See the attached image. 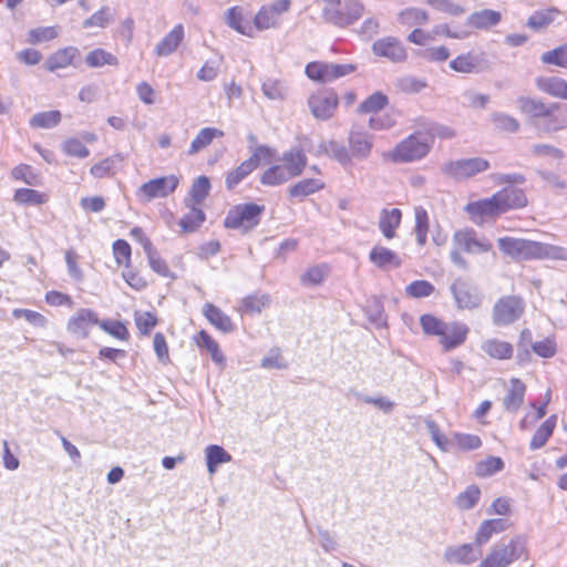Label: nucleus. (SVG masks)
<instances>
[{
	"label": "nucleus",
	"mask_w": 567,
	"mask_h": 567,
	"mask_svg": "<svg viewBox=\"0 0 567 567\" xmlns=\"http://www.w3.org/2000/svg\"><path fill=\"white\" fill-rule=\"evenodd\" d=\"M183 39L184 28L182 24H177L156 44V55L166 56L172 54L177 49Z\"/></svg>",
	"instance_id": "nucleus-29"
},
{
	"label": "nucleus",
	"mask_w": 567,
	"mask_h": 567,
	"mask_svg": "<svg viewBox=\"0 0 567 567\" xmlns=\"http://www.w3.org/2000/svg\"><path fill=\"white\" fill-rule=\"evenodd\" d=\"M324 186L326 184L321 178H305L291 185L288 189V194L291 198L303 199L307 196L320 192Z\"/></svg>",
	"instance_id": "nucleus-27"
},
{
	"label": "nucleus",
	"mask_w": 567,
	"mask_h": 567,
	"mask_svg": "<svg viewBox=\"0 0 567 567\" xmlns=\"http://www.w3.org/2000/svg\"><path fill=\"white\" fill-rule=\"evenodd\" d=\"M420 323L425 334L440 337L446 322L432 315H423L420 318Z\"/></svg>",
	"instance_id": "nucleus-64"
},
{
	"label": "nucleus",
	"mask_w": 567,
	"mask_h": 567,
	"mask_svg": "<svg viewBox=\"0 0 567 567\" xmlns=\"http://www.w3.org/2000/svg\"><path fill=\"white\" fill-rule=\"evenodd\" d=\"M525 305L517 296L501 298L493 308V322L496 326H508L518 320L524 313Z\"/></svg>",
	"instance_id": "nucleus-8"
},
{
	"label": "nucleus",
	"mask_w": 567,
	"mask_h": 567,
	"mask_svg": "<svg viewBox=\"0 0 567 567\" xmlns=\"http://www.w3.org/2000/svg\"><path fill=\"white\" fill-rule=\"evenodd\" d=\"M223 135L224 132L215 127L202 128L195 136V138L192 141L187 154L190 156L197 154L198 152L203 151L208 145H210L214 138L221 137Z\"/></svg>",
	"instance_id": "nucleus-33"
},
{
	"label": "nucleus",
	"mask_w": 567,
	"mask_h": 567,
	"mask_svg": "<svg viewBox=\"0 0 567 567\" xmlns=\"http://www.w3.org/2000/svg\"><path fill=\"white\" fill-rule=\"evenodd\" d=\"M62 114L60 111H45L35 113L30 120L32 128H52L60 124Z\"/></svg>",
	"instance_id": "nucleus-40"
},
{
	"label": "nucleus",
	"mask_w": 567,
	"mask_h": 567,
	"mask_svg": "<svg viewBox=\"0 0 567 567\" xmlns=\"http://www.w3.org/2000/svg\"><path fill=\"white\" fill-rule=\"evenodd\" d=\"M452 292L458 308L473 309L478 307L481 302L480 296L461 280L453 284Z\"/></svg>",
	"instance_id": "nucleus-23"
},
{
	"label": "nucleus",
	"mask_w": 567,
	"mask_h": 567,
	"mask_svg": "<svg viewBox=\"0 0 567 567\" xmlns=\"http://www.w3.org/2000/svg\"><path fill=\"white\" fill-rule=\"evenodd\" d=\"M464 210L467 213L470 219L477 226H483L485 223L495 220L501 216L499 209L494 197L470 202Z\"/></svg>",
	"instance_id": "nucleus-11"
},
{
	"label": "nucleus",
	"mask_w": 567,
	"mask_h": 567,
	"mask_svg": "<svg viewBox=\"0 0 567 567\" xmlns=\"http://www.w3.org/2000/svg\"><path fill=\"white\" fill-rule=\"evenodd\" d=\"M389 103V99L382 92H374L368 96L359 106L358 113H378Z\"/></svg>",
	"instance_id": "nucleus-46"
},
{
	"label": "nucleus",
	"mask_w": 567,
	"mask_h": 567,
	"mask_svg": "<svg viewBox=\"0 0 567 567\" xmlns=\"http://www.w3.org/2000/svg\"><path fill=\"white\" fill-rule=\"evenodd\" d=\"M517 105L522 113L528 115L532 118L533 125L538 118L544 117L545 113L549 110L550 103H545L539 99L529 96H519L517 99Z\"/></svg>",
	"instance_id": "nucleus-25"
},
{
	"label": "nucleus",
	"mask_w": 567,
	"mask_h": 567,
	"mask_svg": "<svg viewBox=\"0 0 567 567\" xmlns=\"http://www.w3.org/2000/svg\"><path fill=\"white\" fill-rule=\"evenodd\" d=\"M501 215L512 210L523 208L527 205V198L524 192L516 187H504L493 195Z\"/></svg>",
	"instance_id": "nucleus-16"
},
{
	"label": "nucleus",
	"mask_w": 567,
	"mask_h": 567,
	"mask_svg": "<svg viewBox=\"0 0 567 567\" xmlns=\"http://www.w3.org/2000/svg\"><path fill=\"white\" fill-rule=\"evenodd\" d=\"M492 122L497 130L503 132L516 133L520 127L519 122L515 117L501 112L492 114Z\"/></svg>",
	"instance_id": "nucleus-60"
},
{
	"label": "nucleus",
	"mask_w": 567,
	"mask_h": 567,
	"mask_svg": "<svg viewBox=\"0 0 567 567\" xmlns=\"http://www.w3.org/2000/svg\"><path fill=\"white\" fill-rule=\"evenodd\" d=\"M468 331L470 329L465 323L457 321L446 322L442 334L439 337V342L444 351L453 350L464 343Z\"/></svg>",
	"instance_id": "nucleus-15"
},
{
	"label": "nucleus",
	"mask_w": 567,
	"mask_h": 567,
	"mask_svg": "<svg viewBox=\"0 0 567 567\" xmlns=\"http://www.w3.org/2000/svg\"><path fill=\"white\" fill-rule=\"evenodd\" d=\"M399 112L389 111L384 114L372 116L369 120V127L374 131L389 130L396 125Z\"/></svg>",
	"instance_id": "nucleus-58"
},
{
	"label": "nucleus",
	"mask_w": 567,
	"mask_h": 567,
	"mask_svg": "<svg viewBox=\"0 0 567 567\" xmlns=\"http://www.w3.org/2000/svg\"><path fill=\"white\" fill-rule=\"evenodd\" d=\"M482 351L488 357L497 360H507L513 357L514 348L509 342L491 338L481 346Z\"/></svg>",
	"instance_id": "nucleus-28"
},
{
	"label": "nucleus",
	"mask_w": 567,
	"mask_h": 567,
	"mask_svg": "<svg viewBox=\"0 0 567 567\" xmlns=\"http://www.w3.org/2000/svg\"><path fill=\"white\" fill-rule=\"evenodd\" d=\"M226 23L237 32L254 37V27L250 21L244 17V9L241 7H233L226 12Z\"/></svg>",
	"instance_id": "nucleus-30"
},
{
	"label": "nucleus",
	"mask_w": 567,
	"mask_h": 567,
	"mask_svg": "<svg viewBox=\"0 0 567 567\" xmlns=\"http://www.w3.org/2000/svg\"><path fill=\"white\" fill-rule=\"evenodd\" d=\"M509 524L504 518H489L483 520L475 532L474 540L477 546L486 544L494 535L505 532Z\"/></svg>",
	"instance_id": "nucleus-19"
},
{
	"label": "nucleus",
	"mask_w": 567,
	"mask_h": 567,
	"mask_svg": "<svg viewBox=\"0 0 567 567\" xmlns=\"http://www.w3.org/2000/svg\"><path fill=\"white\" fill-rule=\"evenodd\" d=\"M329 274V267L327 265H316L308 268L301 276V284L305 286H318L322 284Z\"/></svg>",
	"instance_id": "nucleus-51"
},
{
	"label": "nucleus",
	"mask_w": 567,
	"mask_h": 567,
	"mask_svg": "<svg viewBox=\"0 0 567 567\" xmlns=\"http://www.w3.org/2000/svg\"><path fill=\"white\" fill-rule=\"evenodd\" d=\"M489 168V163L482 157L450 161L442 166V172L454 179H466Z\"/></svg>",
	"instance_id": "nucleus-7"
},
{
	"label": "nucleus",
	"mask_w": 567,
	"mask_h": 567,
	"mask_svg": "<svg viewBox=\"0 0 567 567\" xmlns=\"http://www.w3.org/2000/svg\"><path fill=\"white\" fill-rule=\"evenodd\" d=\"M97 326L105 331L106 333L111 334L112 337L120 339V340H127L130 337L128 330L121 321L115 320H100V323Z\"/></svg>",
	"instance_id": "nucleus-62"
},
{
	"label": "nucleus",
	"mask_w": 567,
	"mask_h": 567,
	"mask_svg": "<svg viewBox=\"0 0 567 567\" xmlns=\"http://www.w3.org/2000/svg\"><path fill=\"white\" fill-rule=\"evenodd\" d=\"M402 213L399 208L382 209L379 217V229L386 239L395 237V229L400 226Z\"/></svg>",
	"instance_id": "nucleus-26"
},
{
	"label": "nucleus",
	"mask_w": 567,
	"mask_h": 567,
	"mask_svg": "<svg viewBox=\"0 0 567 567\" xmlns=\"http://www.w3.org/2000/svg\"><path fill=\"white\" fill-rule=\"evenodd\" d=\"M185 204L189 212L179 220V226L185 233H192L204 223L205 214L200 208L196 207L197 205L188 203V200H185Z\"/></svg>",
	"instance_id": "nucleus-36"
},
{
	"label": "nucleus",
	"mask_w": 567,
	"mask_h": 567,
	"mask_svg": "<svg viewBox=\"0 0 567 567\" xmlns=\"http://www.w3.org/2000/svg\"><path fill=\"white\" fill-rule=\"evenodd\" d=\"M97 323H100V319L96 312L87 308H82L71 316L66 329L71 334L80 339H85L89 337L90 329L93 326H97Z\"/></svg>",
	"instance_id": "nucleus-12"
},
{
	"label": "nucleus",
	"mask_w": 567,
	"mask_h": 567,
	"mask_svg": "<svg viewBox=\"0 0 567 567\" xmlns=\"http://www.w3.org/2000/svg\"><path fill=\"white\" fill-rule=\"evenodd\" d=\"M14 202L18 204H31V205H41L47 202V197L44 194L31 189V188H19L14 193L13 197Z\"/></svg>",
	"instance_id": "nucleus-56"
},
{
	"label": "nucleus",
	"mask_w": 567,
	"mask_h": 567,
	"mask_svg": "<svg viewBox=\"0 0 567 567\" xmlns=\"http://www.w3.org/2000/svg\"><path fill=\"white\" fill-rule=\"evenodd\" d=\"M261 91L271 101H282L288 95V86L279 79H266L261 84Z\"/></svg>",
	"instance_id": "nucleus-37"
},
{
	"label": "nucleus",
	"mask_w": 567,
	"mask_h": 567,
	"mask_svg": "<svg viewBox=\"0 0 567 567\" xmlns=\"http://www.w3.org/2000/svg\"><path fill=\"white\" fill-rule=\"evenodd\" d=\"M59 33L60 28L56 25L39 27L28 31L27 41L31 44H40L55 39Z\"/></svg>",
	"instance_id": "nucleus-42"
},
{
	"label": "nucleus",
	"mask_w": 567,
	"mask_h": 567,
	"mask_svg": "<svg viewBox=\"0 0 567 567\" xmlns=\"http://www.w3.org/2000/svg\"><path fill=\"white\" fill-rule=\"evenodd\" d=\"M375 55L386 58L393 63L406 60L408 53L401 41L394 37H386L377 40L372 45Z\"/></svg>",
	"instance_id": "nucleus-13"
},
{
	"label": "nucleus",
	"mask_w": 567,
	"mask_h": 567,
	"mask_svg": "<svg viewBox=\"0 0 567 567\" xmlns=\"http://www.w3.org/2000/svg\"><path fill=\"white\" fill-rule=\"evenodd\" d=\"M399 22L405 27L422 25L429 21L426 11L419 8H406L399 13Z\"/></svg>",
	"instance_id": "nucleus-41"
},
{
	"label": "nucleus",
	"mask_w": 567,
	"mask_h": 567,
	"mask_svg": "<svg viewBox=\"0 0 567 567\" xmlns=\"http://www.w3.org/2000/svg\"><path fill=\"white\" fill-rule=\"evenodd\" d=\"M499 250L515 261L533 259L567 260V248L511 236L497 239Z\"/></svg>",
	"instance_id": "nucleus-1"
},
{
	"label": "nucleus",
	"mask_w": 567,
	"mask_h": 567,
	"mask_svg": "<svg viewBox=\"0 0 567 567\" xmlns=\"http://www.w3.org/2000/svg\"><path fill=\"white\" fill-rule=\"evenodd\" d=\"M481 489L476 485H470L455 497V504L461 511L473 508L480 501Z\"/></svg>",
	"instance_id": "nucleus-50"
},
{
	"label": "nucleus",
	"mask_w": 567,
	"mask_h": 567,
	"mask_svg": "<svg viewBox=\"0 0 567 567\" xmlns=\"http://www.w3.org/2000/svg\"><path fill=\"white\" fill-rule=\"evenodd\" d=\"M80 58V51L75 47H66L53 52L45 61V68L50 72L65 69L75 64V60Z\"/></svg>",
	"instance_id": "nucleus-18"
},
{
	"label": "nucleus",
	"mask_w": 567,
	"mask_h": 567,
	"mask_svg": "<svg viewBox=\"0 0 567 567\" xmlns=\"http://www.w3.org/2000/svg\"><path fill=\"white\" fill-rule=\"evenodd\" d=\"M454 453L458 451H471L476 450L481 446L482 442L477 435L473 434H453Z\"/></svg>",
	"instance_id": "nucleus-57"
},
{
	"label": "nucleus",
	"mask_w": 567,
	"mask_h": 567,
	"mask_svg": "<svg viewBox=\"0 0 567 567\" xmlns=\"http://www.w3.org/2000/svg\"><path fill=\"white\" fill-rule=\"evenodd\" d=\"M434 143L432 134L415 132L401 141L390 154L394 163H410L425 157Z\"/></svg>",
	"instance_id": "nucleus-4"
},
{
	"label": "nucleus",
	"mask_w": 567,
	"mask_h": 567,
	"mask_svg": "<svg viewBox=\"0 0 567 567\" xmlns=\"http://www.w3.org/2000/svg\"><path fill=\"white\" fill-rule=\"evenodd\" d=\"M143 248L147 255L151 268L163 277H169L171 271L167 264L159 257L150 239H143Z\"/></svg>",
	"instance_id": "nucleus-38"
},
{
	"label": "nucleus",
	"mask_w": 567,
	"mask_h": 567,
	"mask_svg": "<svg viewBox=\"0 0 567 567\" xmlns=\"http://www.w3.org/2000/svg\"><path fill=\"white\" fill-rule=\"evenodd\" d=\"M320 148L327 155L331 156L342 165H348L351 163V155L349 150L336 141L323 142L321 143Z\"/></svg>",
	"instance_id": "nucleus-45"
},
{
	"label": "nucleus",
	"mask_w": 567,
	"mask_h": 567,
	"mask_svg": "<svg viewBox=\"0 0 567 567\" xmlns=\"http://www.w3.org/2000/svg\"><path fill=\"white\" fill-rule=\"evenodd\" d=\"M481 549L475 543L450 546L444 551V559L449 564L471 565L481 557Z\"/></svg>",
	"instance_id": "nucleus-14"
},
{
	"label": "nucleus",
	"mask_w": 567,
	"mask_h": 567,
	"mask_svg": "<svg viewBox=\"0 0 567 567\" xmlns=\"http://www.w3.org/2000/svg\"><path fill=\"white\" fill-rule=\"evenodd\" d=\"M282 166L287 169L291 178L300 176L307 166V156L300 148H291L281 156Z\"/></svg>",
	"instance_id": "nucleus-24"
},
{
	"label": "nucleus",
	"mask_w": 567,
	"mask_h": 567,
	"mask_svg": "<svg viewBox=\"0 0 567 567\" xmlns=\"http://www.w3.org/2000/svg\"><path fill=\"white\" fill-rule=\"evenodd\" d=\"M501 21V13L491 9L473 12L467 18V24L476 29H487Z\"/></svg>",
	"instance_id": "nucleus-34"
},
{
	"label": "nucleus",
	"mask_w": 567,
	"mask_h": 567,
	"mask_svg": "<svg viewBox=\"0 0 567 567\" xmlns=\"http://www.w3.org/2000/svg\"><path fill=\"white\" fill-rule=\"evenodd\" d=\"M349 153L352 157L365 159L372 150V141L365 134L351 132L349 134Z\"/></svg>",
	"instance_id": "nucleus-31"
},
{
	"label": "nucleus",
	"mask_w": 567,
	"mask_h": 567,
	"mask_svg": "<svg viewBox=\"0 0 567 567\" xmlns=\"http://www.w3.org/2000/svg\"><path fill=\"white\" fill-rule=\"evenodd\" d=\"M278 23L279 18L268 7H262L254 18V28L259 31L276 28Z\"/></svg>",
	"instance_id": "nucleus-53"
},
{
	"label": "nucleus",
	"mask_w": 567,
	"mask_h": 567,
	"mask_svg": "<svg viewBox=\"0 0 567 567\" xmlns=\"http://www.w3.org/2000/svg\"><path fill=\"white\" fill-rule=\"evenodd\" d=\"M291 179L287 169L281 165H272L260 176V183L266 186H278Z\"/></svg>",
	"instance_id": "nucleus-39"
},
{
	"label": "nucleus",
	"mask_w": 567,
	"mask_h": 567,
	"mask_svg": "<svg viewBox=\"0 0 567 567\" xmlns=\"http://www.w3.org/2000/svg\"><path fill=\"white\" fill-rule=\"evenodd\" d=\"M270 303L268 295H252L244 298L239 310L245 313H259Z\"/></svg>",
	"instance_id": "nucleus-49"
},
{
	"label": "nucleus",
	"mask_w": 567,
	"mask_h": 567,
	"mask_svg": "<svg viewBox=\"0 0 567 567\" xmlns=\"http://www.w3.org/2000/svg\"><path fill=\"white\" fill-rule=\"evenodd\" d=\"M369 259L375 267L380 269L398 268L402 264V260L396 252L380 245H375L371 249Z\"/></svg>",
	"instance_id": "nucleus-22"
},
{
	"label": "nucleus",
	"mask_w": 567,
	"mask_h": 567,
	"mask_svg": "<svg viewBox=\"0 0 567 567\" xmlns=\"http://www.w3.org/2000/svg\"><path fill=\"white\" fill-rule=\"evenodd\" d=\"M540 61L544 64H554L567 68V43L542 54Z\"/></svg>",
	"instance_id": "nucleus-59"
},
{
	"label": "nucleus",
	"mask_w": 567,
	"mask_h": 567,
	"mask_svg": "<svg viewBox=\"0 0 567 567\" xmlns=\"http://www.w3.org/2000/svg\"><path fill=\"white\" fill-rule=\"evenodd\" d=\"M535 86L538 91L551 97L567 100V81L563 78L555 75L537 76Z\"/></svg>",
	"instance_id": "nucleus-17"
},
{
	"label": "nucleus",
	"mask_w": 567,
	"mask_h": 567,
	"mask_svg": "<svg viewBox=\"0 0 567 567\" xmlns=\"http://www.w3.org/2000/svg\"><path fill=\"white\" fill-rule=\"evenodd\" d=\"M62 151L73 157L85 158L90 155L89 148L78 138H68L62 143Z\"/></svg>",
	"instance_id": "nucleus-63"
},
{
	"label": "nucleus",
	"mask_w": 567,
	"mask_h": 567,
	"mask_svg": "<svg viewBox=\"0 0 567 567\" xmlns=\"http://www.w3.org/2000/svg\"><path fill=\"white\" fill-rule=\"evenodd\" d=\"M556 425V416L553 415L548 417L546 421L542 423V425L536 430L535 434L533 435V439L530 441V447L532 449H539L553 434V431Z\"/></svg>",
	"instance_id": "nucleus-48"
},
{
	"label": "nucleus",
	"mask_w": 567,
	"mask_h": 567,
	"mask_svg": "<svg viewBox=\"0 0 567 567\" xmlns=\"http://www.w3.org/2000/svg\"><path fill=\"white\" fill-rule=\"evenodd\" d=\"M85 62L90 68H101L104 65H118V60L112 53L103 50L95 49L87 53Z\"/></svg>",
	"instance_id": "nucleus-43"
},
{
	"label": "nucleus",
	"mask_w": 567,
	"mask_h": 567,
	"mask_svg": "<svg viewBox=\"0 0 567 567\" xmlns=\"http://www.w3.org/2000/svg\"><path fill=\"white\" fill-rule=\"evenodd\" d=\"M529 558L526 538L522 535L512 537L508 543L493 546L477 567H509L513 563Z\"/></svg>",
	"instance_id": "nucleus-2"
},
{
	"label": "nucleus",
	"mask_w": 567,
	"mask_h": 567,
	"mask_svg": "<svg viewBox=\"0 0 567 567\" xmlns=\"http://www.w3.org/2000/svg\"><path fill=\"white\" fill-rule=\"evenodd\" d=\"M178 178L175 175L162 176L157 178H153L144 184H142L136 189V198L141 203H150L155 198L167 197L178 186Z\"/></svg>",
	"instance_id": "nucleus-5"
},
{
	"label": "nucleus",
	"mask_w": 567,
	"mask_h": 567,
	"mask_svg": "<svg viewBox=\"0 0 567 567\" xmlns=\"http://www.w3.org/2000/svg\"><path fill=\"white\" fill-rule=\"evenodd\" d=\"M453 249L451 250L450 258L452 262L462 269H467L468 265L466 259L461 255V251L467 254H484L492 250V243L484 238L478 237L473 228H464L454 233Z\"/></svg>",
	"instance_id": "nucleus-3"
},
{
	"label": "nucleus",
	"mask_w": 567,
	"mask_h": 567,
	"mask_svg": "<svg viewBox=\"0 0 567 567\" xmlns=\"http://www.w3.org/2000/svg\"><path fill=\"white\" fill-rule=\"evenodd\" d=\"M525 392L526 385L519 379L513 378L502 400L505 411L511 413L517 412L524 402Z\"/></svg>",
	"instance_id": "nucleus-21"
},
{
	"label": "nucleus",
	"mask_w": 567,
	"mask_h": 567,
	"mask_svg": "<svg viewBox=\"0 0 567 567\" xmlns=\"http://www.w3.org/2000/svg\"><path fill=\"white\" fill-rule=\"evenodd\" d=\"M194 340L199 348L207 350L215 363L224 365L225 357L218 343L206 331H199L198 334L194 337Z\"/></svg>",
	"instance_id": "nucleus-35"
},
{
	"label": "nucleus",
	"mask_w": 567,
	"mask_h": 567,
	"mask_svg": "<svg viewBox=\"0 0 567 567\" xmlns=\"http://www.w3.org/2000/svg\"><path fill=\"white\" fill-rule=\"evenodd\" d=\"M338 102L333 91H319L308 97L307 104L315 118L327 121L333 116Z\"/></svg>",
	"instance_id": "nucleus-10"
},
{
	"label": "nucleus",
	"mask_w": 567,
	"mask_h": 567,
	"mask_svg": "<svg viewBox=\"0 0 567 567\" xmlns=\"http://www.w3.org/2000/svg\"><path fill=\"white\" fill-rule=\"evenodd\" d=\"M210 182L206 176H199L195 179L190 187L188 203L199 205L209 194Z\"/></svg>",
	"instance_id": "nucleus-47"
},
{
	"label": "nucleus",
	"mask_w": 567,
	"mask_h": 567,
	"mask_svg": "<svg viewBox=\"0 0 567 567\" xmlns=\"http://www.w3.org/2000/svg\"><path fill=\"white\" fill-rule=\"evenodd\" d=\"M203 313L206 319L223 332H231L235 327L230 318L213 303H205Z\"/></svg>",
	"instance_id": "nucleus-32"
},
{
	"label": "nucleus",
	"mask_w": 567,
	"mask_h": 567,
	"mask_svg": "<svg viewBox=\"0 0 567 567\" xmlns=\"http://www.w3.org/2000/svg\"><path fill=\"white\" fill-rule=\"evenodd\" d=\"M560 105L558 103H550L549 110L545 113L544 117L535 122V127L543 133H554L566 127L567 120L560 116L557 112Z\"/></svg>",
	"instance_id": "nucleus-20"
},
{
	"label": "nucleus",
	"mask_w": 567,
	"mask_h": 567,
	"mask_svg": "<svg viewBox=\"0 0 567 567\" xmlns=\"http://www.w3.org/2000/svg\"><path fill=\"white\" fill-rule=\"evenodd\" d=\"M354 70L353 64L311 62L306 66V74L311 80L329 83L352 73Z\"/></svg>",
	"instance_id": "nucleus-9"
},
{
	"label": "nucleus",
	"mask_w": 567,
	"mask_h": 567,
	"mask_svg": "<svg viewBox=\"0 0 567 567\" xmlns=\"http://www.w3.org/2000/svg\"><path fill=\"white\" fill-rule=\"evenodd\" d=\"M477 58L472 53L461 54L450 62V68L460 73L477 72Z\"/></svg>",
	"instance_id": "nucleus-52"
},
{
	"label": "nucleus",
	"mask_w": 567,
	"mask_h": 567,
	"mask_svg": "<svg viewBox=\"0 0 567 567\" xmlns=\"http://www.w3.org/2000/svg\"><path fill=\"white\" fill-rule=\"evenodd\" d=\"M252 171V164L244 161L238 167L230 171L226 175V187L227 189H234L243 179H245Z\"/></svg>",
	"instance_id": "nucleus-54"
},
{
	"label": "nucleus",
	"mask_w": 567,
	"mask_h": 567,
	"mask_svg": "<svg viewBox=\"0 0 567 567\" xmlns=\"http://www.w3.org/2000/svg\"><path fill=\"white\" fill-rule=\"evenodd\" d=\"M530 153L535 157L548 158L558 162L564 157V152L550 144H534L530 147Z\"/></svg>",
	"instance_id": "nucleus-61"
},
{
	"label": "nucleus",
	"mask_w": 567,
	"mask_h": 567,
	"mask_svg": "<svg viewBox=\"0 0 567 567\" xmlns=\"http://www.w3.org/2000/svg\"><path fill=\"white\" fill-rule=\"evenodd\" d=\"M414 217H415V227L414 233L416 237V241L420 246H424L427 238L429 231V215L427 212L417 206L414 208Z\"/></svg>",
	"instance_id": "nucleus-44"
},
{
	"label": "nucleus",
	"mask_w": 567,
	"mask_h": 567,
	"mask_svg": "<svg viewBox=\"0 0 567 567\" xmlns=\"http://www.w3.org/2000/svg\"><path fill=\"white\" fill-rule=\"evenodd\" d=\"M113 20V14L109 7H102L99 11L93 13L90 18L83 21V28H106Z\"/></svg>",
	"instance_id": "nucleus-55"
},
{
	"label": "nucleus",
	"mask_w": 567,
	"mask_h": 567,
	"mask_svg": "<svg viewBox=\"0 0 567 567\" xmlns=\"http://www.w3.org/2000/svg\"><path fill=\"white\" fill-rule=\"evenodd\" d=\"M265 207L257 204L238 205L230 209L224 220L226 228L249 230L258 225Z\"/></svg>",
	"instance_id": "nucleus-6"
}]
</instances>
